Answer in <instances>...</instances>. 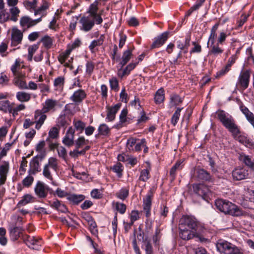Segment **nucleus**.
Wrapping results in <instances>:
<instances>
[{
    "mask_svg": "<svg viewBox=\"0 0 254 254\" xmlns=\"http://www.w3.org/2000/svg\"><path fill=\"white\" fill-rule=\"evenodd\" d=\"M193 191L197 195L202 197L203 199L206 200L211 194L208 187L202 184H193L192 186Z\"/></svg>",
    "mask_w": 254,
    "mask_h": 254,
    "instance_id": "obj_6",
    "label": "nucleus"
},
{
    "mask_svg": "<svg viewBox=\"0 0 254 254\" xmlns=\"http://www.w3.org/2000/svg\"><path fill=\"white\" fill-rule=\"evenodd\" d=\"M13 83L15 85L17 86L19 88L22 89H28L26 81L21 77H20L18 74L15 76L13 79Z\"/></svg>",
    "mask_w": 254,
    "mask_h": 254,
    "instance_id": "obj_29",
    "label": "nucleus"
},
{
    "mask_svg": "<svg viewBox=\"0 0 254 254\" xmlns=\"http://www.w3.org/2000/svg\"><path fill=\"white\" fill-rule=\"evenodd\" d=\"M220 23L217 22L215 23L211 28L210 30V35L208 37V40L207 42V47H209L210 44H213V43L216 42L217 33V32Z\"/></svg>",
    "mask_w": 254,
    "mask_h": 254,
    "instance_id": "obj_24",
    "label": "nucleus"
},
{
    "mask_svg": "<svg viewBox=\"0 0 254 254\" xmlns=\"http://www.w3.org/2000/svg\"><path fill=\"white\" fill-rule=\"evenodd\" d=\"M182 109L183 108H178L173 114L171 119V123L174 126H175L177 125L180 119L181 112Z\"/></svg>",
    "mask_w": 254,
    "mask_h": 254,
    "instance_id": "obj_46",
    "label": "nucleus"
},
{
    "mask_svg": "<svg viewBox=\"0 0 254 254\" xmlns=\"http://www.w3.org/2000/svg\"><path fill=\"white\" fill-rule=\"evenodd\" d=\"M110 85L111 89L118 91L119 90V82L116 77H112L109 80Z\"/></svg>",
    "mask_w": 254,
    "mask_h": 254,
    "instance_id": "obj_64",
    "label": "nucleus"
},
{
    "mask_svg": "<svg viewBox=\"0 0 254 254\" xmlns=\"http://www.w3.org/2000/svg\"><path fill=\"white\" fill-rule=\"evenodd\" d=\"M215 206L219 211L225 214L234 216H240L243 214V211L238 206L227 200H216Z\"/></svg>",
    "mask_w": 254,
    "mask_h": 254,
    "instance_id": "obj_2",
    "label": "nucleus"
},
{
    "mask_svg": "<svg viewBox=\"0 0 254 254\" xmlns=\"http://www.w3.org/2000/svg\"><path fill=\"white\" fill-rule=\"evenodd\" d=\"M165 99L164 90L163 88L158 89L154 96L155 102L156 104H160L163 102Z\"/></svg>",
    "mask_w": 254,
    "mask_h": 254,
    "instance_id": "obj_36",
    "label": "nucleus"
},
{
    "mask_svg": "<svg viewBox=\"0 0 254 254\" xmlns=\"http://www.w3.org/2000/svg\"><path fill=\"white\" fill-rule=\"evenodd\" d=\"M234 180L240 181L249 178V170L244 167H238L235 168L232 173Z\"/></svg>",
    "mask_w": 254,
    "mask_h": 254,
    "instance_id": "obj_11",
    "label": "nucleus"
},
{
    "mask_svg": "<svg viewBox=\"0 0 254 254\" xmlns=\"http://www.w3.org/2000/svg\"><path fill=\"white\" fill-rule=\"evenodd\" d=\"M216 114L219 121L227 129L235 123L233 118L223 110L218 111Z\"/></svg>",
    "mask_w": 254,
    "mask_h": 254,
    "instance_id": "obj_5",
    "label": "nucleus"
},
{
    "mask_svg": "<svg viewBox=\"0 0 254 254\" xmlns=\"http://www.w3.org/2000/svg\"><path fill=\"white\" fill-rule=\"evenodd\" d=\"M41 42L43 43V46L48 49L52 47L53 39L50 36L46 35L41 39Z\"/></svg>",
    "mask_w": 254,
    "mask_h": 254,
    "instance_id": "obj_47",
    "label": "nucleus"
},
{
    "mask_svg": "<svg viewBox=\"0 0 254 254\" xmlns=\"http://www.w3.org/2000/svg\"><path fill=\"white\" fill-rule=\"evenodd\" d=\"M132 56V54L131 50L128 49L124 51L120 62V64L121 65L122 67L129 62Z\"/></svg>",
    "mask_w": 254,
    "mask_h": 254,
    "instance_id": "obj_28",
    "label": "nucleus"
},
{
    "mask_svg": "<svg viewBox=\"0 0 254 254\" xmlns=\"http://www.w3.org/2000/svg\"><path fill=\"white\" fill-rule=\"evenodd\" d=\"M74 129L71 127H69L63 139V143L68 147L72 146L75 142L74 141Z\"/></svg>",
    "mask_w": 254,
    "mask_h": 254,
    "instance_id": "obj_15",
    "label": "nucleus"
},
{
    "mask_svg": "<svg viewBox=\"0 0 254 254\" xmlns=\"http://www.w3.org/2000/svg\"><path fill=\"white\" fill-rule=\"evenodd\" d=\"M183 102L182 98L178 95L174 94L170 96L169 105L170 107H175L179 105Z\"/></svg>",
    "mask_w": 254,
    "mask_h": 254,
    "instance_id": "obj_33",
    "label": "nucleus"
},
{
    "mask_svg": "<svg viewBox=\"0 0 254 254\" xmlns=\"http://www.w3.org/2000/svg\"><path fill=\"white\" fill-rule=\"evenodd\" d=\"M88 143L89 140L88 139H85L84 136H80L75 141L74 144L75 147L79 149L84 145H87Z\"/></svg>",
    "mask_w": 254,
    "mask_h": 254,
    "instance_id": "obj_49",
    "label": "nucleus"
},
{
    "mask_svg": "<svg viewBox=\"0 0 254 254\" xmlns=\"http://www.w3.org/2000/svg\"><path fill=\"white\" fill-rule=\"evenodd\" d=\"M240 109L250 123L254 120V114L251 112L247 107L244 106H241Z\"/></svg>",
    "mask_w": 254,
    "mask_h": 254,
    "instance_id": "obj_42",
    "label": "nucleus"
},
{
    "mask_svg": "<svg viewBox=\"0 0 254 254\" xmlns=\"http://www.w3.org/2000/svg\"><path fill=\"white\" fill-rule=\"evenodd\" d=\"M12 144V143H7L4 145L0 152V160L6 156L7 152L10 150Z\"/></svg>",
    "mask_w": 254,
    "mask_h": 254,
    "instance_id": "obj_57",
    "label": "nucleus"
},
{
    "mask_svg": "<svg viewBox=\"0 0 254 254\" xmlns=\"http://www.w3.org/2000/svg\"><path fill=\"white\" fill-rule=\"evenodd\" d=\"M198 222L192 216H183L179 222V235L184 240H189L196 236Z\"/></svg>",
    "mask_w": 254,
    "mask_h": 254,
    "instance_id": "obj_1",
    "label": "nucleus"
},
{
    "mask_svg": "<svg viewBox=\"0 0 254 254\" xmlns=\"http://www.w3.org/2000/svg\"><path fill=\"white\" fill-rule=\"evenodd\" d=\"M111 169L114 172L117 174L119 178H121L122 176L123 166L121 163H116L111 168Z\"/></svg>",
    "mask_w": 254,
    "mask_h": 254,
    "instance_id": "obj_51",
    "label": "nucleus"
},
{
    "mask_svg": "<svg viewBox=\"0 0 254 254\" xmlns=\"http://www.w3.org/2000/svg\"><path fill=\"white\" fill-rule=\"evenodd\" d=\"M137 140V139L134 137H130L127 139V147L129 150H133Z\"/></svg>",
    "mask_w": 254,
    "mask_h": 254,
    "instance_id": "obj_61",
    "label": "nucleus"
},
{
    "mask_svg": "<svg viewBox=\"0 0 254 254\" xmlns=\"http://www.w3.org/2000/svg\"><path fill=\"white\" fill-rule=\"evenodd\" d=\"M86 93L82 89H78L75 91L70 97V100L75 104H79L83 102L86 97Z\"/></svg>",
    "mask_w": 254,
    "mask_h": 254,
    "instance_id": "obj_16",
    "label": "nucleus"
},
{
    "mask_svg": "<svg viewBox=\"0 0 254 254\" xmlns=\"http://www.w3.org/2000/svg\"><path fill=\"white\" fill-rule=\"evenodd\" d=\"M73 125L74 126V130L78 131L79 133H82L86 127V124L80 120L74 121Z\"/></svg>",
    "mask_w": 254,
    "mask_h": 254,
    "instance_id": "obj_50",
    "label": "nucleus"
},
{
    "mask_svg": "<svg viewBox=\"0 0 254 254\" xmlns=\"http://www.w3.org/2000/svg\"><path fill=\"white\" fill-rule=\"evenodd\" d=\"M190 36H188L186 39L185 43L182 42L181 41L179 40L177 41V47L181 50L188 49L190 46Z\"/></svg>",
    "mask_w": 254,
    "mask_h": 254,
    "instance_id": "obj_39",
    "label": "nucleus"
},
{
    "mask_svg": "<svg viewBox=\"0 0 254 254\" xmlns=\"http://www.w3.org/2000/svg\"><path fill=\"white\" fill-rule=\"evenodd\" d=\"M153 195V192L151 190H150L146 195L143 198V211L145 213V216L147 218H149L151 215V209Z\"/></svg>",
    "mask_w": 254,
    "mask_h": 254,
    "instance_id": "obj_7",
    "label": "nucleus"
},
{
    "mask_svg": "<svg viewBox=\"0 0 254 254\" xmlns=\"http://www.w3.org/2000/svg\"><path fill=\"white\" fill-rule=\"evenodd\" d=\"M58 103V101L56 100L48 99L43 104V108L41 110L46 113L49 112H54Z\"/></svg>",
    "mask_w": 254,
    "mask_h": 254,
    "instance_id": "obj_19",
    "label": "nucleus"
},
{
    "mask_svg": "<svg viewBox=\"0 0 254 254\" xmlns=\"http://www.w3.org/2000/svg\"><path fill=\"white\" fill-rule=\"evenodd\" d=\"M150 170V168L141 170L139 180L143 182L146 181L149 178Z\"/></svg>",
    "mask_w": 254,
    "mask_h": 254,
    "instance_id": "obj_53",
    "label": "nucleus"
},
{
    "mask_svg": "<svg viewBox=\"0 0 254 254\" xmlns=\"http://www.w3.org/2000/svg\"><path fill=\"white\" fill-rule=\"evenodd\" d=\"M34 198V197L30 194H25L22 197L21 200L18 202V205L19 206L25 205L29 203L33 202Z\"/></svg>",
    "mask_w": 254,
    "mask_h": 254,
    "instance_id": "obj_41",
    "label": "nucleus"
},
{
    "mask_svg": "<svg viewBox=\"0 0 254 254\" xmlns=\"http://www.w3.org/2000/svg\"><path fill=\"white\" fill-rule=\"evenodd\" d=\"M25 243L29 248L36 250H40L43 244L41 239L29 236L27 237Z\"/></svg>",
    "mask_w": 254,
    "mask_h": 254,
    "instance_id": "obj_12",
    "label": "nucleus"
},
{
    "mask_svg": "<svg viewBox=\"0 0 254 254\" xmlns=\"http://www.w3.org/2000/svg\"><path fill=\"white\" fill-rule=\"evenodd\" d=\"M128 189L123 188L116 193V195L118 198L122 200H125L128 196Z\"/></svg>",
    "mask_w": 254,
    "mask_h": 254,
    "instance_id": "obj_45",
    "label": "nucleus"
},
{
    "mask_svg": "<svg viewBox=\"0 0 254 254\" xmlns=\"http://www.w3.org/2000/svg\"><path fill=\"white\" fill-rule=\"evenodd\" d=\"M67 199L72 203L77 204L85 199V196L82 194H70Z\"/></svg>",
    "mask_w": 254,
    "mask_h": 254,
    "instance_id": "obj_30",
    "label": "nucleus"
},
{
    "mask_svg": "<svg viewBox=\"0 0 254 254\" xmlns=\"http://www.w3.org/2000/svg\"><path fill=\"white\" fill-rule=\"evenodd\" d=\"M113 205L115 206L116 209L121 214H123L125 213L127 209L126 204L119 202H114Z\"/></svg>",
    "mask_w": 254,
    "mask_h": 254,
    "instance_id": "obj_52",
    "label": "nucleus"
},
{
    "mask_svg": "<svg viewBox=\"0 0 254 254\" xmlns=\"http://www.w3.org/2000/svg\"><path fill=\"white\" fill-rule=\"evenodd\" d=\"M169 38V32H165L155 37L154 41L150 46L151 49L160 47L166 42Z\"/></svg>",
    "mask_w": 254,
    "mask_h": 254,
    "instance_id": "obj_14",
    "label": "nucleus"
},
{
    "mask_svg": "<svg viewBox=\"0 0 254 254\" xmlns=\"http://www.w3.org/2000/svg\"><path fill=\"white\" fill-rule=\"evenodd\" d=\"M41 171L40 164L37 157L33 158L30 162V168L28 174L30 175H35Z\"/></svg>",
    "mask_w": 254,
    "mask_h": 254,
    "instance_id": "obj_21",
    "label": "nucleus"
},
{
    "mask_svg": "<svg viewBox=\"0 0 254 254\" xmlns=\"http://www.w3.org/2000/svg\"><path fill=\"white\" fill-rule=\"evenodd\" d=\"M142 248L145 251V254H154V250L152 244L149 240L145 239L144 244L142 246Z\"/></svg>",
    "mask_w": 254,
    "mask_h": 254,
    "instance_id": "obj_40",
    "label": "nucleus"
},
{
    "mask_svg": "<svg viewBox=\"0 0 254 254\" xmlns=\"http://www.w3.org/2000/svg\"><path fill=\"white\" fill-rule=\"evenodd\" d=\"M36 194L40 198H45L47 195V190L44 184L38 182L35 188Z\"/></svg>",
    "mask_w": 254,
    "mask_h": 254,
    "instance_id": "obj_23",
    "label": "nucleus"
},
{
    "mask_svg": "<svg viewBox=\"0 0 254 254\" xmlns=\"http://www.w3.org/2000/svg\"><path fill=\"white\" fill-rule=\"evenodd\" d=\"M22 229L18 226H12L9 228L10 237L14 241L17 240L21 236Z\"/></svg>",
    "mask_w": 254,
    "mask_h": 254,
    "instance_id": "obj_26",
    "label": "nucleus"
},
{
    "mask_svg": "<svg viewBox=\"0 0 254 254\" xmlns=\"http://www.w3.org/2000/svg\"><path fill=\"white\" fill-rule=\"evenodd\" d=\"M221 44L215 42L210 44L208 47L209 49L208 55L214 57L221 56L223 54L224 50L219 46Z\"/></svg>",
    "mask_w": 254,
    "mask_h": 254,
    "instance_id": "obj_18",
    "label": "nucleus"
},
{
    "mask_svg": "<svg viewBox=\"0 0 254 254\" xmlns=\"http://www.w3.org/2000/svg\"><path fill=\"white\" fill-rule=\"evenodd\" d=\"M34 181V178L29 174L28 176L25 178L22 181V185L26 187H30Z\"/></svg>",
    "mask_w": 254,
    "mask_h": 254,
    "instance_id": "obj_63",
    "label": "nucleus"
},
{
    "mask_svg": "<svg viewBox=\"0 0 254 254\" xmlns=\"http://www.w3.org/2000/svg\"><path fill=\"white\" fill-rule=\"evenodd\" d=\"M64 83V78L63 76H59L55 79L54 86L56 90H60L63 88Z\"/></svg>",
    "mask_w": 254,
    "mask_h": 254,
    "instance_id": "obj_44",
    "label": "nucleus"
},
{
    "mask_svg": "<svg viewBox=\"0 0 254 254\" xmlns=\"http://www.w3.org/2000/svg\"><path fill=\"white\" fill-rule=\"evenodd\" d=\"M16 99L21 102H28L31 99V94L24 91L16 93Z\"/></svg>",
    "mask_w": 254,
    "mask_h": 254,
    "instance_id": "obj_34",
    "label": "nucleus"
},
{
    "mask_svg": "<svg viewBox=\"0 0 254 254\" xmlns=\"http://www.w3.org/2000/svg\"><path fill=\"white\" fill-rule=\"evenodd\" d=\"M227 129L232 133L233 137L236 140L241 134L239 127L235 123Z\"/></svg>",
    "mask_w": 254,
    "mask_h": 254,
    "instance_id": "obj_43",
    "label": "nucleus"
},
{
    "mask_svg": "<svg viewBox=\"0 0 254 254\" xmlns=\"http://www.w3.org/2000/svg\"><path fill=\"white\" fill-rule=\"evenodd\" d=\"M184 160L180 159L176 162L175 165L171 168L170 171V175L173 179L175 178L176 172L177 170H181L184 166L183 164Z\"/></svg>",
    "mask_w": 254,
    "mask_h": 254,
    "instance_id": "obj_31",
    "label": "nucleus"
},
{
    "mask_svg": "<svg viewBox=\"0 0 254 254\" xmlns=\"http://www.w3.org/2000/svg\"><path fill=\"white\" fill-rule=\"evenodd\" d=\"M196 175L200 180L209 181L211 180L210 174L203 169L197 168L196 169Z\"/></svg>",
    "mask_w": 254,
    "mask_h": 254,
    "instance_id": "obj_25",
    "label": "nucleus"
},
{
    "mask_svg": "<svg viewBox=\"0 0 254 254\" xmlns=\"http://www.w3.org/2000/svg\"><path fill=\"white\" fill-rule=\"evenodd\" d=\"M58 170V161L55 157H50L48 162L45 165L43 170V175L44 177L52 182L53 185H55L53 182L52 174L57 172Z\"/></svg>",
    "mask_w": 254,
    "mask_h": 254,
    "instance_id": "obj_3",
    "label": "nucleus"
},
{
    "mask_svg": "<svg viewBox=\"0 0 254 254\" xmlns=\"http://www.w3.org/2000/svg\"><path fill=\"white\" fill-rule=\"evenodd\" d=\"M45 112H44L42 110H37L34 113V120L36 124L35 128L37 129H39L45 121L47 119V116L45 115Z\"/></svg>",
    "mask_w": 254,
    "mask_h": 254,
    "instance_id": "obj_13",
    "label": "nucleus"
},
{
    "mask_svg": "<svg viewBox=\"0 0 254 254\" xmlns=\"http://www.w3.org/2000/svg\"><path fill=\"white\" fill-rule=\"evenodd\" d=\"M121 106V104H117L114 106L107 107L106 120H107L109 122H111L114 120L115 119L116 114L119 110Z\"/></svg>",
    "mask_w": 254,
    "mask_h": 254,
    "instance_id": "obj_20",
    "label": "nucleus"
},
{
    "mask_svg": "<svg viewBox=\"0 0 254 254\" xmlns=\"http://www.w3.org/2000/svg\"><path fill=\"white\" fill-rule=\"evenodd\" d=\"M99 133L101 135H106L110 132V128L105 124H101L98 127Z\"/></svg>",
    "mask_w": 254,
    "mask_h": 254,
    "instance_id": "obj_58",
    "label": "nucleus"
},
{
    "mask_svg": "<svg viewBox=\"0 0 254 254\" xmlns=\"http://www.w3.org/2000/svg\"><path fill=\"white\" fill-rule=\"evenodd\" d=\"M236 140H238L239 142L241 143L242 144L245 145L247 147H252L254 145L253 142L250 139L247 138L244 135L241 134L237 139Z\"/></svg>",
    "mask_w": 254,
    "mask_h": 254,
    "instance_id": "obj_37",
    "label": "nucleus"
},
{
    "mask_svg": "<svg viewBox=\"0 0 254 254\" xmlns=\"http://www.w3.org/2000/svg\"><path fill=\"white\" fill-rule=\"evenodd\" d=\"M230 33L227 34L226 32H225L224 30L221 31L218 36V38L216 40V43L218 44H220L221 45H223L225 42L227 37Z\"/></svg>",
    "mask_w": 254,
    "mask_h": 254,
    "instance_id": "obj_55",
    "label": "nucleus"
},
{
    "mask_svg": "<svg viewBox=\"0 0 254 254\" xmlns=\"http://www.w3.org/2000/svg\"><path fill=\"white\" fill-rule=\"evenodd\" d=\"M250 73L248 70L242 72L239 77V82L245 89L247 88L249 84Z\"/></svg>",
    "mask_w": 254,
    "mask_h": 254,
    "instance_id": "obj_22",
    "label": "nucleus"
},
{
    "mask_svg": "<svg viewBox=\"0 0 254 254\" xmlns=\"http://www.w3.org/2000/svg\"><path fill=\"white\" fill-rule=\"evenodd\" d=\"M231 66V64H228L225 67L222 68L221 70L218 71L216 74L215 77L219 78L224 75H225L227 72H228Z\"/></svg>",
    "mask_w": 254,
    "mask_h": 254,
    "instance_id": "obj_59",
    "label": "nucleus"
},
{
    "mask_svg": "<svg viewBox=\"0 0 254 254\" xmlns=\"http://www.w3.org/2000/svg\"><path fill=\"white\" fill-rule=\"evenodd\" d=\"M9 169V161L2 160H0V186L5 183Z\"/></svg>",
    "mask_w": 254,
    "mask_h": 254,
    "instance_id": "obj_10",
    "label": "nucleus"
},
{
    "mask_svg": "<svg viewBox=\"0 0 254 254\" xmlns=\"http://www.w3.org/2000/svg\"><path fill=\"white\" fill-rule=\"evenodd\" d=\"M9 20L13 22H16L18 20V18L20 12V9L17 6H13V7L9 8Z\"/></svg>",
    "mask_w": 254,
    "mask_h": 254,
    "instance_id": "obj_32",
    "label": "nucleus"
},
{
    "mask_svg": "<svg viewBox=\"0 0 254 254\" xmlns=\"http://www.w3.org/2000/svg\"><path fill=\"white\" fill-rule=\"evenodd\" d=\"M7 44L5 43L2 42L0 44V55L4 57H6L8 54L7 52Z\"/></svg>",
    "mask_w": 254,
    "mask_h": 254,
    "instance_id": "obj_62",
    "label": "nucleus"
},
{
    "mask_svg": "<svg viewBox=\"0 0 254 254\" xmlns=\"http://www.w3.org/2000/svg\"><path fill=\"white\" fill-rule=\"evenodd\" d=\"M216 248L221 253L232 254L237 247L226 241L219 240L216 244Z\"/></svg>",
    "mask_w": 254,
    "mask_h": 254,
    "instance_id": "obj_4",
    "label": "nucleus"
},
{
    "mask_svg": "<svg viewBox=\"0 0 254 254\" xmlns=\"http://www.w3.org/2000/svg\"><path fill=\"white\" fill-rule=\"evenodd\" d=\"M22 38V32L16 27H13L11 31V45L15 46L20 44Z\"/></svg>",
    "mask_w": 254,
    "mask_h": 254,
    "instance_id": "obj_17",
    "label": "nucleus"
},
{
    "mask_svg": "<svg viewBox=\"0 0 254 254\" xmlns=\"http://www.w3.org/2000/svg\"><path fill=\"white\" fill-rule=\"evenodd\" d=\"M13 104H11L9 100H5L0 101V111L6 113L9 110Z\"/></svg>",
    "mask_w": 254,
    "mask_h": 254,
    "instance_id": "obj_38",
    "label": "nucleus"
},
{
    "mask_svg": "<svg viewBox=\"0 0 254 254\" xmlns=\"http://www.w3.org/2000/svg\"><path fill=\"white\" fill-rule=\"evenodd\" d=\"M240 160L251 170L254 171V159L253 157L242 154L240 155Z\"/></svg>",
    "mask_w": 254,
    "mask_h": 254,
    "instance_id": "obj_27",
    "label": "nucleus"
},
{
    "mask_svg": "<svg viewBox=\"0 0 254 254\" xmlns=\"http://www.w3.org/2000/svg\"><path fill=\"white\" fill-rule=\"evenodd\" d=\"M39 48L38 44H34L30 46L28 48V56L27 59L29 62H31L33 59V56L34 54L36 52Z\"/></svg>",
    "mask_w": 254,
    "mask_h": 254,
    "instance_id": "obj_48",
    "label": "nucleus"
},
{
    "mask_svg": "<svg viewBox=\"0 0 254 254\" xmlns=\"http://www.w3.org/2000/svg\"><path fill=\"white\" fill-rule=\"evenodd\" d=\"M79 23L81 25L80 29L85 32H88L92 29L96 22L94 18L87 16L82 17L79 20Z\"/></svg>",
    "mask_w": 254,
    "mask_h": 254,
    "instance_id": "obj_8",
    "label": "nucleus"
},
{
    "mask_svg": "<svg viewBox=\"0 0 254 254\" xmlns=\"http://www.w3.org/2000/svg\"><path fill=\"white\" fill-rule=\"evenodd\" d=\"M59 136V129L56 127H52L48 133V136L46 141H50V140L57 139Z\"/></svg>",
    "mask_w": 254,
    "mask_h": 254,
    "instance_id": "obj_35",
    "label": "nucleus"
},
{
    "mask_svg": "<svg viewBox=\"0 0 254 254\" xmlns=\"http://www.w3.org/2000/svg\"><path fill=\"white\" fill-rule=\"evenodd\" d=\"M145 146V139H142L140 140L137 139L135 145L133 149V151H139L141 150L142 147Z\"/></svg>",
    "mask_w": 254,
    "mask_h": 254,
    "instance_id": "obj_60",
    "label": "nucleus"
},
{
    "mask_svg": "<svg viewBox=\"0 0 254 254\" xmlns=\"http://www.w3.org/2000/svg\"><path fill=\"white\" fill-rule=\"evenodd\" d=\"M98 2L95 0L89 6L88 13L89 14L88 16L94 18L96 24H100L103 22V19L100 13H98Z\"/></svg>",
    "mask_w": 254,
    "mask_h": 254,
    "instance_id": "obj_9",
    "label": "nucleus"
},
{
    "mask_svg": "<svg viewBox=\"0 0 254 254\" xmlns=\"http://www.w3.org/2000/svg\"><path fill=\"white\" fill-rule=\"evenodd\" d=\"M161 236L160 230L157 228L152 237V241L155 246H159Z\"/></svg>",
    "mask_w": 254,
    "mask_h": 254,
    "instance_id": "obj_54",
    "label": "nucleus"
},
{
    "mask_svg": "<svg viewBox=\"0 0 254 254\" xmlns=\"http://www.w3.org/2000/svg\"><path fill=\"white\" fill-rule=\"evenodd\" d=\"M9 20V13L3 9L0 11V23H4Z\"/></svg>",
    "mask_w": 254,
    "mask_h": 254,
    "instance_id": "obj_56",
    "label": "nucleus"
}]
</instances>
